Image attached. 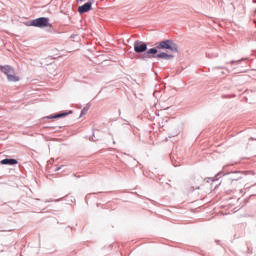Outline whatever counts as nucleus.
Returning a JSON list of instances; mask_svg holds the SVG:
<instances>
[{"label":"nucleus","instance_id":"20e7f679","mask_svg":"<svg viewBox=\"0 0 256 256\" xmlns=\"http://www.w3.org/2000/svg\"><path fill=\"white\" fill-rule=\"evenodd\" d=\"M134 52L140 54L147 51V44L144 42L136 41L133 44Z\"/></svg>","mask_w":256,"mask_h":256},{"label":"nucleus","instance_id":"9d476101","mask_svg":"<svg viewBox=\"0 0 256 256\" xmlns=\"http://www.w3.org/2000/svg\"><path fill=\"white\" fill-rule=\"evenodd\" d=\"M242 174H244V175H255V173L254 172H252V171H242L241 172Z\"/></svg>","mask_w":256,"mask_h":256},{"label":"nucleus","instance_id":"39448f33","mask_svg":"<svg viewBox=\"0 0 256 256\" xmlns=\"http://www.w3.org/2000/svg\"><path fill=\"white\" fill-rule=\"evenodd\" d=\"M92 2L89 1V2H86L84 5H81L80 7H78V13L79 14H85L89 11L92 10Z\"/></svg>","mask_w":256,"mask_h":256},{"label":"nucleus","instance_id":"f257e3e1","mask_svg":"<svg viewBox=\"0 0 256 256\" xmlns=\"http://www.w3.org/2000/svg\"><path fill=\"white\" fill-rule=\"evenodd\" d=\"M0 71L7 76V79L10 82H18L20 80L19 77L15 75L14 69L9 65L0 67Z\"/></svg>","mask_w":256,"mask_h":256},{"label":"nucleus","instance_id":"7ed1b4c3","mask_svg":"<svg viewBox=\"0 0 256 256\" xmlns=\"http://www.w3.org/2000/svg\"><path fill=\"white\" fill-rule=\"evenodd\" d=\"M33 27L47 28L52 27L49 18L41 17L33 20Z\"/></svg>","mask_w":256,"mask_h":256},{"label":"nucleus","instance_id":"6e6552de","mask_svg":"<svg viewBox=\"0 0 256 256\" xmlns=\"http://www.w3.org/2000/svg\"><path fill=\"white\" fill-rule=\"evenodd\" d=\"M69 113L56 114L54 116L49 117V119H58L61 117H66Z\"/></svg>","mask_w":256,"mask_h":256},{"label":"nucleus","instance_id":"1a4fd4ad","mask_svg":"<svg viewBox=\"0 0 256 256\" xmlns=\"http://www.w3.org/2000/svg\"><path fill=\"white\" fill-rule=\"evenodd\" d=\"M157 53H158V51H157L156 48H151V49H149L148 52H147V54H157Z\"/></svg>","mask_w":256,"mask_h":256},{"label":"nucleus","instance_id":"0eeeda50","mask_svg":"<svg viewBox=\"0 0 256 256\" xmlns=\"http://www.w3.org/2000/svg\"><path fill=\"white\" fill-rule=\"evenodd\" d=\"M173 55L171 54H167V53H159L157 54V58L159 59H165V60H170V59H173Z\"/></svg>","mask_w":256,"mask_h":256},{"label":"nucleus","instance_id":"f03ea898","mask_svg":"<svg viewBox=\"0 0 256 256\" xmlns=\"http://www.w3.org/2000/svg\"><path fill=\"white\" fill-rule=\"evenodd\" d=\"M157 49H165V50H170L172 52L177 53L178 52V46L171 40H166L159 42L157 44Z\"/></svg>","mask_w":256,"mask_h":256},{"label":"nucleus","instance_id":"423d86ee","mask_svg":"<svg viewBox=\"0 0 256 256\" xmlns=\"http://www.w3.org/2000/svg\"><path fill=\"white\" fill-rule=\"evenodd\" d=\"M0 164L13 166L18 164V161H16L15 159H3L2 161H0Z\"/></svg>","mask_w":256,"mask_h":256}]
</instances>
